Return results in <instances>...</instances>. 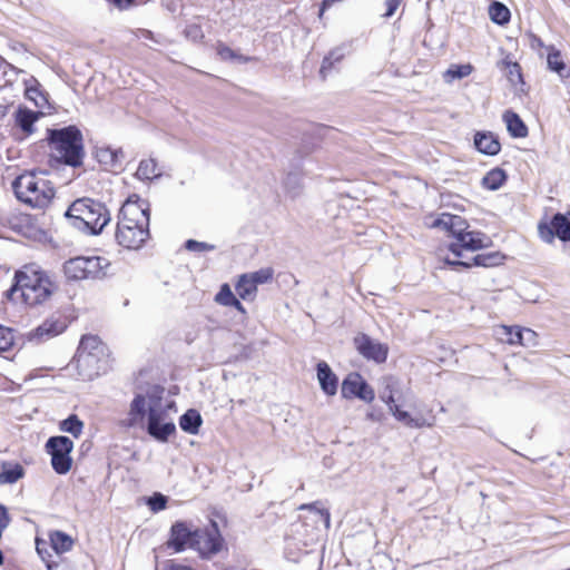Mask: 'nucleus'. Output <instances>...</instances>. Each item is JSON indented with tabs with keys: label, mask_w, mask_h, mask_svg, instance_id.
<instances>
[{
	"label": "nucleus",
	"mask_w": 570,
	"mask_h": 570,
	"mask_svg": "<svg viewBox=\"0 0 570 570\" xmlns=\"http://www.w3.org/2000/svg\"><path fill=\"white\" fill-rule=\"evenodd\" d=\"M169 411H176L174 402H163V389L149 387L145 392L136 393L129 404L125 419L120 425L127 429H147L150 436L166 442L175 433L176 426L168 417Z\"/></svg>",
	"instance_id": "1"
},
{
	"label": "nucleus",
	"mask_w": 570,
	"mask_h": 570,
	"mask_svg": "<svg viewBox=\"0 0 570 570\" xmlns=\"http://www.w3.org/2000/svg\"><path fill=\"white\" fill-rule=\"evenodd\" d=\"M116 242L127 249H139L149 238V207L146 200L131 195L122 204L115 234Z\"/></svg>",
	"instance_id": "2"
},
{
	"label": "nucleus",
	"mask_w": 570,
	"mask_h": 570,
	"mask_svg": "<svg viewBox=\"0 0 570 570\" xmlns=\"http://www.w3.org/2000/svg\"><path fill=\"white\" fill-rule=\"evenodd\" d=\"M14 279L16 284L9 292L10 297H20L31 306L46 302L56 289L49 275L36 264L24 265L17 271Z\"/></svg>",
	"instance_id": "3"
},
{
	"label": "nucleus",
	"mask_w": 570,
	"mask_h": 570,
	"mask_svg": "<svg viewBox=\"0 0 570 570\" xmlns=\"http://www.w3.org/2000/svg\"><path fill=\"white\" fill-rule=\"evenodd\" d=\"M426 224L431 228L445 230L455 237L456 243L450 245V250L456 256H461L459 248L474 252L488 246L490 243L489 237L484 234L468 230V223L458 215L442 213L439 217Z\"/></svg>",
	"instance_id": "4"
},
{
	"label": "nucleus",
	"mask_w": 570,
	"mask_h": 570,
	"mask_svg": "<svg viewBox=\"0 0 570 570\" xmlns=\"http://www.w3.org/2000/svg\"><path fill=\"white\" fill-rule=\"evenodd\" d=\"M75 228L88 230L91 234L100 233L110 222V214L106 206L90 198L75 200L66 213Z\"/></svg>",
	"instance_id": "5"
},
{
	"label": "nucleus",
	"mask_w": 570,
	"mask_h": 570,
	"mask_svg": "<svg viewBox=\"0 0 570 570\" xmlns=\"http://www.w3.org/2000/svg\"><path fill=\"white\" fill-rule=\"evenodd\" d=\"M51 155L72 167L81 165L83 157L82 135L76 126L48 130Z\"/></svg>",
	"instance_id": "6"
},
{
	"label": "nucleus",
	"mask_w": 570,
	"mask_h": 570,
	"mask_svg": "<svg viewBox=\"0 0 570 570\" xmlns=\"http://www.w3.org/2000/svg\"><path fill=\"white\" fill-rule=\"evenodd\" d=\"M17 198L33 208H46L55 196L51 183L41 175L24 173L12 183Z\"/></svg>",
	"instance_id": "7"
},
{
	"label": "nucleus",
	"mask_w": 570,
	"mask_h": 570,
	"mask_svg": "<svg viewBox=\"0 0 570 570\" xmlns=\"http://www.w3.org/2000/svg\"><path fill=\"white\" fill-rule=\"evenodd\" d=\"M381 400L387 405L389 411L394 419L405 426L411 429L432 428L435 424V417L430 415L429 417L417 414L411 415L407 411L401 409L396 403L395 395L400 391V380L392 375H386L381 379Z\"/></svg>",
	"instance_id": "8"
},
{
	"label": "nucleus",
	"mask_w": 570,
	"mask_h": 570,
	"mask_svg": "<svg viewBox=\"0 0 570 570\" xmlns=\"http://www.w3.org/2000/svg\"><path fill=\"white\" fill-rule=\"evenodd\" d=\"M105 345L97 336L86 335L81 338L77 355V368L83 380H92L105 371Z\"/></svg>",
	"instance_id": "9"
},
{
	"label": "nucleus",
	"mask_w": 570,
	"mask_h": 570,
	"mask_svg": "<svg viewBox=\"0 0 570 570\" xmlns=\"http://www.w3.org/2000/svg\"><path fill=\"white\" fill-rule=\"evenodd\" d=\"M110 262L101 256H79L70 258L63 265V272L67 278L81 281L88 278H99L107 274Z\"/></svg>",
	"instance_id": "10"
},
{
	"label": "nucleus",
	"mask_w": 570,
	"mask_h": 570,
	"mask_svg": "<svg viewBox=\"0 0 570 570\" xmlns=\"http://www.w3.org/2000/svg\"><path fill=\"white\" fill-rule=\"evenodd\" d=\"M47 452L51 455L52 469L59 474H66L71 469L70 453L73 442L67 436H52L46 443Z\"/></svg>",
	"instance_id": "11"
},
{
	"label": "nucleus",
	"mask_w": 570,
	"mask_h": 570,
	"mask_svg": "<svg viewBox=\"0 0 570 570\" xmlns=\"http://www.w3.org/2000/svg\"><path fill=\"white\" fill-rule=\"evenodd\" d=\"M354 346L360 355L377 364L384 363L389 355V346L386 344L364 333H360L354 337Z\"/></svg>",
	"instance_id": "12"
},
{
	"label": "nucleus",
	"mask_w": 570,
	"mask_h": 570,
	"mask_svg": "<svg viewBox=\"0 0 570 570\" xmlns=\"http://www.w3.org/2000/svg\"><path fill=\"white\" fill-rule=\"evenodd\" d=\"M540 238L551 244L554 237L563 242L570 240V217L562 214H556L550 223H540L538 226Z\"/></svg>",
	"instance_id": "13"
},
{
	"label": "nucleus",
	"mask_w": 570,
	"mask_h": 570,
	"mask_svg": "<svg viewBox=\"0 0 570 570\" xmlns=\"http://www.w3.org/2000/svg\"><path fill=\"white\" fill-rule=\"evenodd\" d=\"M222 541L217 524L212 522L209 528L194 531L193 548L202 554H212L220 550Z\"/></svg>",
	"instance_id": "14"
},
{
	"label": "nucleus",
	"mask_w": 570,
	"mask_h": 570,
	"mask_svg": "<svg viewBox=\"0 0 570 570\" xmlns=\"http://www.w3.org/2000/svg\"><path fill=\"white\" fill-rule=\"evenodd\" d=\"M342 396L345 399L357 397L371 403L375 399L374 390L358 373H351L342 383Z\"/></svg>",
	"instance_id": "15"
},
{
	"label": "nucleus",
	"mask_w": 570,
	"mask_h": 570,
	"mask_svg": "<svg viewBox=\"0 0 570 570\" xmlns=\"http://www.w3.org/2000/svg\"><path fill=\"white\" fill-rule=\"evenodd\" d=\"M194 543V531H191L183 522H177L171 527L170 538L166 543L167 549L174 550V552H180L186 548H193Z\"/></svg>",
	"instance_id": "16"
},
{
	"label": "nucleus",
	"mask_w": 570,
	"mask_h": 570,
	"mask_svg": "<svg viewBox=\"0 0 570 570\" xmlns=\"http://www.w3.org/2000/svg\"><path fill=\"white\" fill-rule=\"evenodd\" d=\"M316 370L317 380L322 391L328 396L335 395L338 387V379L330 365L326 362L321 361L317 363Z\"/></svg>",
	"instance_id": "17"
},
{
	"label": "nucleus",
	"mask_w": 570,
	"mask_h": 570,
	"mask_svg": "<svg viewBox=\"0 0 570 570\" xmlns=\"http://www.w3.org/2000/svg\"><path fill=\"white\" fill-rule=\"evenodd\" d=\"M475 148L485 155H497L500 151V142L492 132H476L474 136Z\"/></svg>",
	"instance_id": "18"
},
{
	"label": "nucleus",
	"mask_w": 570,
	"mask_h": 570,
	"mask_svg": "<svg viewBox=\"0 0 570 570\" xmlns=\"http://www.w3.org/2000/svg\"><path fill=\"white\" fill-rule=\"evenodd\" d=\"M67 327L62 317H51L46 320L36 331V335L41 338H50L61 334Z\"/></svg>",
	"instance_id": "19"
},
{
	"label": "nucleus",
	"mask_w": 570,
	"mask_h": 570,
	"mask_svg": "<svg viewBox=\"0 0 570 570\" xmlns=\"http://www.w3.org/2000/svg\"><path fill=\"white\" fill-rule=\"evenodd\" d=\"M41 115L42 112L40 111L19 108L16 112V122L24 134L30 135L35 131L33 124L39 119Z\"/></svg>",
	"instance_id": "20"
},
{
	"label": "nucleus",
	"mask_w": 570,
	"mask_h": 570,
	"mask_svg": "<svg viewBox=\"0 0 570 570\" xmlns=\"http://www.w3.org/2000/svg\"><path fill=\"white\" fill-rule=\"evenodd\" d=\"M503 120L507 125V129L512 137L523 138L528 135V128L522 119L515 112L507 110L503 114Z\"/></svg>",
	"instance_id": "21"
},
{
	"label": "nucleus",
	"mask_w": 570,
	"mask_h": 570,
	"mask_svg": "<svg viewBox=\"0 0 570 570\" xmlns=\"http://www.w3.org/2000/svg\"><path fill=\"white\" fill-rule=\"evenodd\" d=\"M95 157L106 169H115L120 164V153L110 147L97 148Z\"/></svg>",
	"instance_id": "22"
},
{
	"label": "nucleus",
	"mask_w": 570,
	"mask_h": 570,
	"mask_svg": "<svg viewBox=\"0 0 570 570\" xmlns=\"http://www.w3.org/2000/svg\"><path fill=\"white\" fill-rule=\"evenodd\" d=\"M26 98L39 108H45L48 105V99L40 90V85L35 78L26 82Z\"/></svg>",
	"instance_id": "23"
},
{
	"label": "nucleus",
	"mask_w": 570,
	"mask_h": 570,
	"mask_svg": "<svg viewBox=\"0 0 570 570\" xmlns=\"http://www.w3.org/2000/svg\"><path fill=\"white\" fill-rule=\"evenodd\" d=\"M161 175V170L158 168V165L155 159L148 158L142 159L139 163V166L136 171V177L140 180H151Z\"/></svg>",
	"instance_id": "24"
},
{
	"label": "nucleus",
	"mask_w": 570,
	"mask_h": 570,
	"mask_svg": "<svg viewBox=\"0 0 570 570\" xmlns=\"http://www.w3.org/2000/svg\"><path fill=\"white\" fill-rule=\"evenodd\" d=\"M520 328L519 326L501 325L494 330V335L502 343L520 345Z\"/></svg>",
	"instance_id": "25"
},
{
	"label": "nucleus",
	"mask_w": 570,
	"mask_h": 570,
	"mask_svg": "<svg viewBox=\"0 0 570 570\" xmlns=\"http://www.w3.org/2000/svg\"><path fill=\"white\" fill-rule=\"evenodd\" d=\"M52 549L57 553H65L72 549L73 540L62 531H53L49 535Z\"/></svg>",
	"instance_id": "26"
},
{
	"label": "nucleus",
	"mask_w": 570,
	"mask_h": 570,
	"mask_svg": "<svg viewBox=\"0 0 570 570\" xmlns=\"http://www.w3.org/2000/svg\"><path fill=\"white\" fill-rule=\"evenodd\" d=\"M202 424V416L196 410H188L179 421L183 431L196 434Z\"/></svg>",
	"instance_id": "27"
},
{
	"label": "nucleus",
	"mask_w": 570,
	"mask_h": 570,
	"mask_svg": "<svg viewBox=\"0 0 570 570\" xmlns=\"http://www.w3.org/2000/svg\"><path fill=\"white\" fill-rule=\"evenodd\" d=\"M473 71V66L470 63L465 65H451L445 72L443 73V79L445 82L451 83L454 80L463 79L470 76Z\"/></svg>",
	"instance_id": "28"
},
{
	"label": "nucleus",
	"mask_w": 570,
	"mask_h": 570,
	"mask_svg": "<svg viewBox=\"0 0 570 570\" xmlns=\"http://www.w3.org/2000/svg\"><path fill=\"white\" fill-rule=\"evenodd\" d=\"M235 288L242 299H252L256 294L257 285L249 278L247 274H243L239 276Z\"/></svg>",
	"instance_id": "29"
},
{
	"label": "nucleus",
	"mask_w": 570,
	"mask_h": 570,
	"mask_svg": "<svg viewBox=\"0 0 570 570\" xmlns=\"http://www.w3.org/2000/svg\"><path fill=\"white\" fill-rule=\"evenodd\" d=\"M548 67L551 71H554L559 75V77L564 78L569 76V71L567 66L561 57L560 51L556 49H550L547 58Z\"/></svg>",
	"instance_id": "30"
},
{
	"label": "nucleus",
	"mask_w": 570,
	"mask_h": 570,
	"mask_svg": "<svg viewBox=\"0 0 570 570\" xmlns=\"http://www.w3.org/2000/svg\"><path fill=\"white\" fill-rule=\"evenodd\" d=\"M505 179L504 170L494 168L482 178V186L489 190H497L503 185Z\"/></svg>",
	"instance_id": "31"
},
{
	"label": "nucleus",
	"mask_w": 570,
	"mask_h": 570,
	"mask_svg": "<svg viewBox=\"0 0 570 570\" xmlns=\"http://www.w3.org/2000/svg\"><path fill=\"white\" fill-rule=\"evenodd\" d=\"M23 476V469L19 464L3 465L0 472V484H12Z\"/></svg>",
	"instance_id": "32"
},
{
	"label": "nucleus",
	"mask_w": 570,
	"mask_h": 570,
	"mask_svg": "<svg viewBox=\"0 0 570 570\" xmlns=\"http://www.w3.org/2000/svg\"><path fill=\"white\" fill-rule=\"evenodd\" d=\"M489 16L490 19L498 24H504L510 20L509 9L500 2H493L490 6Z\"/></svg>",
	"instance_id": "33"
},
{
	"label": "nucleus",
	"mask_w": 570,
	"mask_h": 570,
	"mask_svg": "<svg viewBox=\"0 0 570 570\" xmlns=\"http://www.w3.org/2000/svg\"><path fill=\"white\" fill-rule=\"evenodd\" d=\"M83 423L78 419L77 415H70L63 420L60 424V430L70 433L75 438H79L82 433Z\"/></svg>",
	"instance_id": "34"
},
{
	"label": "nucleus",
	"mask_w": 570,
	"mask_h": 570,
	"mask_svg": "<svg viewBox=\"0 0 570 570\" xmlns=\"http://www.w3.org/2000/svg\"><path fill=\"white\" fill-rule=\"evenodd\" d=\"M301 510H309L312 511L314 514H315V518H316V522L317 521H322L325 525L326 529H330L331 527V515H330V512L323 508H320L318 507V503L315 502V503H311V504H302L299 507Z\"/></svg>",
	"instance_id": "35"
},
{
	"label": "nucleus",
	"mask_w": 570,
	"mask_h": 570,
	"mask_svg": "<svg viewBox=\"0 0 570 570\" xmlns=\"http://www.w3.org/2000/svg\"><path fill=\"white\" fill-rule=\"evenodd\" d=\"M249 278L258 286L271 282L273 278V269L269 267L261 268L255 272L246 273Z\"/></svg>",
	"instance_id": "36"
},
{
	"label": "nucleus",
	"mask_w": 570,
	"mask_h": 570,
	"mask_svg": "<svg viewBox=\"0 0 570 570\" xmlns=\"http://www.w3.org/2000/svg\"><path fill=\"white\" fill-rule=\"evenodd\" d=\"M235 298L230 287L228 284H223L220 286L219 292L215 296V302L219 305L227 306L230 305L232 301Z\"/></svg>",
	"instance_id": "37"
},
{
	"label": "nucleus",
	"mask_w": 570,
	"mask_h": 570,
	"mask_svg": "<svg viewBox=\"0 0 570 570\" xmlns=\"http://www.w3.org/2000/svg\"><path fill=\"white\" fill-rule=\"evenodd\" d=\"M13 345V333L10 328L0 325V353L9 351Z\"/></svg>",
	"instance_id": "38"
},
{
	"label": "nucleus",
	"mask_w": 570,
	"mask_h": 570,
	"mask_svg": "<svg viewBox=\"0 0 570 570\" xmlns=\"http://www.w3.org/2000/svg\"><path fill=\"white\" fill-rule=\"evenodd\" d=\"M520 341L521 346H535L537 333L530 328H520Z\"/></svg>",
	"instance_id": "39"
},
{
	"label": "nucleus",
	"mask_w": 570,
	"mask_h": 570,
	"mask_svg": "<svg viewBox=\"0 0 570 570\" xmlns=\"http://www.w3.org/2000/svg\"><path fill=\"white\" fill-rule=\"evenodd\" d=\"M343 58V52L340 49L331 51V53L324 58L321 67V73L325 76L326 71L333 66L334 61H340Z\"/></svg>",
	"instance_id": "40"
},
{
	"label": "nucleus",
	"mask_w": 570,
	"mask_h": 570,
	"mask_svg": "<svg viewBox=\"0 0 570 570\" xmlns=\"http://www.w3.org/2000/svg\"><path fill=\"white\" fill-rule=\"evenodd\" d=\"M185 36L193 41H198V40L203 39L204 33H203L200 26H198L196 23H191L186 27Z\"/></svg>",
	"instance_id": "41"
},
{
	"label": "nucleus",
	"mask_w": 570,
	"mask_h": 570,
	"mask_svg": "<svg viewBox=\"0 0 570 570\" xmlns=\"http://www.w3.org/2000/svg\"><path fill=\"white\" fill-rule=\"evenodd\" d=\"M167 500L163 494H155L148 501L150 509L155 512L166 508Z\"/></svg>",
	"instance_id": "42"
},
{
	"label": "nucleus",
	"mask_w": 570,
	"mask_h": 570,
	"mask_svg": "<svg viewBox=\"0 0 570 570\" xmlns=\"http://www.w3.org/2000/svg\"><path fill=\"white\" fill-rule=\"evenodd\" d=\"M186 248L189 250L204 252V250H213L215 247H214V245H210L207 243H202V242H197L194 239H189L186 242Z\"/></svg>",
	"instance_id": "43"
},
{
	"label": "nucleus",
	"mask_w": 570,
	"mask_h": 570,
	"mask_svg": "<svg viewBox=\"0 0 570 570\" xmlns=\"http://www.w3.org/2000/svg\"><path fill=\"white\" fill-rule=\"evenodd\" d=\"M217 53L224 60H229V59H233L235 57L234 51L229 47H227V46H225L223 43H219L217 46Z\"/></svg>",
	"instance_id": "44"
},
{
	"label": "nucleus",
	"mask_w": 570,
	"mask_h": 570,
	"mask_svg": "<svg viewBox=\"0 0 570 570\" xmlns=\"http://www.w3.org/2000/svg\"><path fill=\"white\" fill-rule=\"evenodd\" d=\"M402 0H386V12L384 13L385 17H391L395 13L396 9L399 8Z\"/></svg>",
	"instance_id": "45"
},
{
	"label": "nucleus",
	"mask_w": 570,
	"mask_h": 570,
	"mask_svg": "<svg viewBox=\"0 0 570 570\" xmlns=\"http://www.w3.org/2000/svg\"><path fill=\"white\" fill-rule=\"evenodd\" d=\"M110 3H112L118 9H127L131 7L135 2V0H109Z\"/></svg>",
	"instance_id": "46"
},
{
	"label": "nucleus",
	"mask_w": 570,
	"mask_h": 570,
	"mask_svg": "<svg viewBox=\"0 0 570 570\" xmlns=\"http://www.w3.org/2000/svg\"><path fill=\"white\" fill-rule=\"evenodd\" d=\"M229 306H234L237 311H239L242 314H245L246 313V309L245 307L243 306V304L235 297L230 305Z\"/></svg>",
	"instance_id": "47"
},
{
	"label": "nucleus",
	"mask_w": 570,
	"mask_h": 570,
	"mask_svg": "<svg viewBox=\"0 0 570 570\" xmlns=\"http://www.w3.org/2000/svg\"><path fill=\"white\" fill-rule=\"evenodd\" d=\"M487 259H488L487 257L481 256V255H478V256H475V257L473 258V261H474V263H473V264H474V265L488 266V265H489V263L487 262Z\"/></svg>",
	"instance_id": "48"
},
{
	"label": "nucleus",
	"mask_w": 570,
	"mask_h": 570,
	"mask_svg": "<svg viewBox=\"0 0 570 570\" xmlns=\"http://www.w3.org/2000/svg\"><path fill=\"white\" fill-rule=\"evenodd\" d=\"M446 264L449 265H460V266H464V267H470L472 266L471 263H468V262H461V261H450V259H446L445 261Z\"/></svg>",
	"instance_id": "49"
},
{
	"label": "nucleus",
	"mask_w": 570,
	"mask_h": 570,
	"mask_svg": "<svg viewBox=\"0 0 570 570\" xmlns=\"http://www.w3.org/2000/svg\"><path fill=\"white\" fill-rule=\"evenodd\" d=\"M170 570H189V568L187 567H180V566H170Z\"/></svg>",
	"instance_id": "50"
},
{
	"label": "nucleus",
	"mask_w": 570,
	"mask_h": 570,
	"mask_svg": "<svg viewBox=\"0 0 570 570\" xmlns=\"http://www.w3.org/2000/svg\"><path fill=\"white\" fill-rule=\"evenodd\" d=\"M513 68L517 70V73H518V76L520 77V72H519V66H518V63H514V65H513Z\"/></svg>",
	"instance_id": "51"
},
{
	"label": "nucleus",
	"mask_w": 570,
	"mask_h": 570,
	"mask_svg": "<svg viewBox=\"0 0 570 570\" xmlns=\"http://www.w3.org/2000/svg\"><path fill=\"white\" fill-rule=\"evenodd\" d=\"M568 570H570V569H568Z\"/></svg>",
	"instance_id": "52"
}]
</instances>
